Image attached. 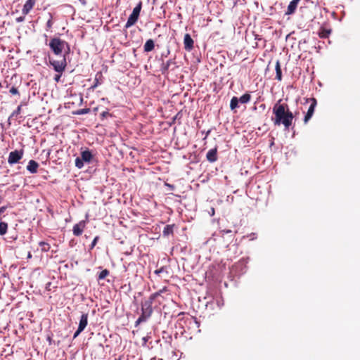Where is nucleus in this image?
Listing matches in <instances>:
<instances>
[{
	"label": "nucleus",
	"mask_w": 360,
	"mask_h": 360,
	"mask_svg": "<svg viewBox=\"0 0 360 360\" xmlns=\"http://www.w3.org/2000/svg\"><path fill=\"white\" fill-rule=\"evenodd\" d=\"M274 117L271 120L275 126L283 125L285 129H289L295 117L292 112L290 110L286 103H283L282 99L278 100L272 109Z\"/></svg>",
	"instance_id": "obj_1"
},
{
	"label": "nucleus",
	"mask_w": 360,
	"mask_h": 360,
	"mask_svg": "<svg viewBox=\"0 0 360 360\" xmlns=\"http://www.w3.org/2000/svg\"><path fill=\"white\" fill-rule=\"evenodd\" d=\"M49 46L56 56H60L65 49V46H67L68 48V51L65 53V56L68 54L70 51V47L68 42L58 37H53L51 39Z\"/></svg>",
	"instance_id": "obj_2"
},
{
	"label": "nucleus",
	"mask_w": 360,
	"mask_h": 360,
	"mask_svg": "<svg viewBox=\"0 0 360 360\" xmlns=\"http://www.w3.org/2000/svg\"><path fill=\"white\" fill-rule=\"evenodd\" d=\"M162 292V290H160L159 292H156L155 293H153L150 295L149 298L147 300H145L141 303V312L149 314L150 316L152 315L153 313V308H152V304L155 299L160 295V293Z\"/></svg>",
	"instance_id": "obj_3"
},
{
	"label": "nucleus",
	"mask_w": 360,
	"mask_h": 360,
	"mask_svg": "<svg viewBox=\"0 0 360 360\" xmlns=\"http://www.w3.org/2000/svg\"><path fill=\"white\" fill-rule=\"evenodd\" d=\"M141 8H142V2L139 1L137 4V5L134 8L131 14L128 18V20L124 26L125 28H129L136 24V22H137V20L139 19Z\"/></svg>",
	"instance_id": "obj_4"
},
{
	"label": "nucleus",
	"mask_w": 360,
	"mask_h": 360,
	"mask_svg": "<svg viewBox=\"0 0 360 360\" xmlns=\"http://www.w3.org/2000/svg\"><path fill=\"white\" fill-rule=\"evenodd\" d=\"M49 63L53 66L56 72L62 74L67 66L65 54H64L59 60H53L49 58Z\"/></svg>",
	"instance_id": "obj_5"
},
{
	"label": "nucleus",
	"mask_w": 360,
	"mask_h": 360,
	"mask_svg": "<svg viewBox=\"0 0 360 360\" xmlns=\"http://www.w3.org/2000/svg\"><path fill=\"white\" fill-rule=\"evenodd\" d=\"M307 101L310 102V105L307 110V112L304 117V122L307 124L309 120L311 118V117L314 115L315 108L317 105L316 99L314 98H311L307 100Z\"/></svg>",
	"instance_id": "obj_6"
},
{
	"label": "nucleus",
	"mask_w": 360,
	"mask_h": 360,
	"mask_svg": "<svg viewBox=\"0 0 360 360\" xmlns=\"http://www.w3.org/2000/svg\"><path fill=\"white\" fill-rule=\"evenodd\" d=\"M24 152L23 150H15L14 151H11L9 153L8 158V162L10 165H13L17 162H18L23 156Z\"/></svg>",
	"instance_id": "obj_7"
},
{
	"label": "nucleus",
	"mask_w": 360,
	"mask_h": 360,
	"mask_svg": "<svg viewBox=\"0 0 360 360\" xmlns=\"http://www.w3.org/2000/svg\"><path fill=\"white\" fill-rule=\"evenodd\" d=\"M89 314H83L81 316L77 330L75 331L73 338H76L86 327L88 324Z\"/></svg>",
	"instance_id": "obj_8"
},
{
	"label": "nucleus",
	"mask_w": 360,
	"mask_h": 360,
	"mask_svg": "<svg viewBox=\"0 0 360 360\" xmlns=\"http://www.w3.org/2000/svg\"><path fill=\"white\" fill-rule=\"evenodd\" d=\"M86 227V221L84 220L80 221L79 223L74 225L72 232L74 236H80Z\"/></svg>",
	"instance_id": "obj_9"
},
{
	"label": "nucleus",
	"mask_w": 360,
	"mask_h": 360,
	"mask_svg": "<svg viewBox=\"0 0 360 360\" xmlns=\"http://www.w3.org/2000/svg\"><path fill=\"white\" fill-rule=\"evenodd\" d=\"M37 0H27L22 9V13L24 15H27L30 11L33 8L36 4Z\"/></svg>",
	"instance_id": "obj_10"
},
{
	"label": "nucleus",
	"mask_w": 360,
	"mask_h": 360,
	"mask_svg": "<svg viewBox=\"0 0 360 360\" xmlns=\"http://www.w3.org/2000/svg\"><path fill=\"white\" fill-rule=\"evenodd\" d=\"M194 41L189 34H186L184 39V49L191 51L193 48Z\"/></svg>",
	"instance_id": "obj_11"
},
{
	"label": "nucleus",
	"mask_w": 360,
	"mask_h": 360,
	"mask_svg": "<svg viewBox=\"0 0 360 360\" xmlns=\"http://www.w3.org/2000/svg\"><path fill=\"white\" fill-rule=\"evenodd\" d=\"M301 0H292L290 2L288 6V8H287V11L285 12V15H292L293 14L296 9H297V5L299 4V2Z\"/></svg>",
	"instance_id": "obj_12"
},
{
	"label": "nucleus",
	"mask_w": 360,
	"mask_h": 360,
	"mask_svg": "<svg viewBox=\"0 0 360 360\" xmlns=\"http://www.w3.org/2000/svg\"><path fill=\"white\" fill-rule=\"evenodd\" d=\"M207 160L210 162H214L217 160V148L210 149L206 155Z\"/></svg>",
	"instance_id": "obj_13"
},
{
	"label": "nucleus",
	"mask_w": 360,
	"mask_h": 360,
	"mask_svg": "<svg viewBox=\"0 0 360 360\" xmlns=\"http://www.w3.org/2000/svg\"><path fill=\"white\" fill-rule=\"evenodd\" d=\"M175 62L173 60H168L166 63H162L160 68V71L162 75H167L169 67L174 65Z\"/></svg>",
	"instance_id": "obj_14"
},
{
	"label": "nucleus",
	"mask_w": 360,
	"mask_h": 360,
	"mask_svg": "<svg viewBox=\"0 0 360 360\" xmlns=\"http://www.w3.org/2000/svg\"><path fill=\"white\" fill-rule=\"evenodd\" d=\"M103 82V74L101 72H98L95 75L94 83L90 87V89L94 90L98 86Z\"/></svg>",
	"instance_id": "obj_15"
},
{
	"label": "nucleus",
	"mask_w": 360,
	"mask_h": 360,
	"mask_svg": "<svg viewBox=\"0 0 360 360\" xmlns=\"http://www.w3.org/2000/svg\"><path fill=\"white\" fill-rule=\"evenodd\" d=\"M38 167L39 164L35 160H31L28 162L27 169L32 174H36L37 172Z\"/></svg>",
	"instance_id": "obj_16"
},
{
	"label": "nucleus",
	"mask_w": 360,
	"mask_h": 360,
	"mask_svg": "<svg viewBox=\"0 0 360 360\" xmlns=\"http://www.w3.org/2000/svg\"><path fill=\"white\" fill-rule=\"evenodd\" d=\"M80 158L84 161V162L89 163L93 158V155L89 150H86L81 153Z\"/></svg>",
	"instance_id": "obj_17"
},
{
	"label": "nucleus",
	"mask_w": 360,
	"mask_h": 360,
	"mask_svg": "<svg viewBox=\"0 0 360 360\" xmlns=\"http://www.w3.org/2000/svg\"><path fill=\"white\" fill-rule=\"evenodd\" d=\"M155 48V44L153 39H148L143 46V49L145 52H150L153 51Z\"/></svg>",
	"instance_id": "obj_18"
},
{
	"label": "nucleus",
	"mask_w": 360,
	"mask_h": 360,
	"mask_svg": "<svg viewBox=\"0 0 360 360\" xmlns=\"http://www.w3.org/2000/svg\"><path fill=\"white\" fill-rule=\"evenodd\" d=\"M174 224H168L165 226L162 234L164 236H168L169 235H173L174 233Z\"/></svg>",
	"instance_id": "obj_19"
},
{
	"label": "nucleus",
	"mask_w": 360,
	"mask_h": 360,
	"mask_svg": "<svg viewBox=\"0 0 360 360\" xmlns=\"http://www.w3.org/2000/svg\"><path fill=\"white\" fill-rule=\"evenodd\" d=\"M275 69H276V79L278 81H281L282 80V72H281V64H280L279 60L276 61V65H275Z\"/></svg>",
	"instance_id": "obj_20"
},
{
	"label": "nucleus",
	"mask_w": 360,
	"mask_h": 360,
	"mask_svg": "<svg viewBox=\"0 0 360 360\" xmlns=\"http://www.w3.org/2000/svg\"><path fill=\"white\" fill-rule=\"evenodd\" d=\"M150 316L149 314L141 312V316L135 322V326H138L141 323L145 322L149 319Z\"/></svg>",
	"instance_id": "obj_21"
},
{
	"label": "nucleus",
	"mask_w": 360,
	"mask_h": 360,
	"mask_svg": "<svg viewBox=\"0 0 360 360\" xmlns=\"http://www.w3.org/2000/svg\"><path fill=\"white\" fill-rule=\"evenodd\" d=\"M49 18L48 19L46 24V31H51L53 25V15L51 13H49Z\"/></svg>",
	"instance_id": "obj_22"
},
{
	"label": "nucleus",
	"mask_w": 360,
	"mask_h": 360,
	"mask_svg": "<svg viewBox=\"0 0 360 360\" xmlns=\"http://www.w3.org/2000/svg\"><path fill=\"white\" fill-rule=\"evenodd\" d=\"M238 102H240L239 99L236 96H233L230 102L231 110H233L237 108L238 107Z\"/></svg>",
	"instance_id": "obj_23"
},
{
	"label": "nucleus",
	"mask_w": 360,
	"mask_h": 360,
	"mask_svg": "<svg viewBox=\"0 0 360 360\" xmlns=\"http://www.w3.org/2000/svg\"><path fill=\"white\" fill-rule=\"evenodd\" d=\"M8 230V224L4 221L0 222V235L4 236Z\"/></svg>",
	"instance_id": "obj_24"
},
{
	"label": "nucleus",
	"mask_w": 360,
	"mask_h": 360,
	"mask_svg": "<svg viewBox=\"0 0 360 360\" xmlns=\"http://www.w3.org/2000/svg\"><path fill=\"white\" fill-rule=\"evenodd\" d=\"M250 99H251L250 94L247 93L240 96V98H239V101L241 103H248L250 102Z\"/></svg>",
	"instance_id": "obj_25"
},
{
	"label": "nucleus",
	"mask_w": 360,
	"mask_h": 360,
	"mask_svg": "<svg viewBox=\"0 0 360 360\" xmlns=\"http://www.w3.org/2000/svg\"><path fill=\"white\" fill-rule=\"evenodd\" d=\"M39 246L41 247V250L42 252H48L50 248H51V246L50 245L46 243V242H44V241H41L39 243Z\"/></svg>",
	"instance_id": "obj_26"
},
{
	"label": "nucleus",
	"mask_w": 360,
	"mask_h": 360,
	"mask_svg": "<svg viewBox=\"0 0 360 360\" xmlns=\"http://www.w3.org/2000/svg\"><path fill=\"white\" fill-rule=\"evenodd\" d=\"M330 33V30L322 29L319 32V36L322 39H325V38L328 37Z\"/></svg>",
	"instance_id": "obj_27"
},
{
	"label": "nucleus",
	"mask_w": 360,
	"mask_h": 360,
	"mask_svg": "<svg viewBox=\"0 0 360 360\" xmlns=\"http://www.w3.org/2000/svg\"><path fill=\"white\" fill-rule=\"evenodd\" d=\"M110 274V271L108 270V269H103V271H101L98 276V280H103L105 279Z\"/></svg>",
	"instance_id": "obj_28"
},
{
	"label": "nucleus",
	"mask_w": 360,
	"mask_h": 360,
	"mask_svg": "<svg viewBox=\"0 0 360 360\" xmlns=\"http://www.w3.org/2000/svg\"><path fill=\"white\" fill-rule=\"evenodd\" d=\"M84 161L80 158V157H77L76 159H75V166L78 168V169H81L84 166Z\"/></svg>",
	"instance_id": "obj_29"
},
{
	"label": "nucleus",
	"mask_w": 360,
	"mask_h": 360,
	"mask_svg": "<svg viewBox=\"0 0 360 360\" xmlns=\"http://www.w3.org/2000/svg\"><path fill=\"white\" fill-rule=\"evenodd\" d=\"M89 112H90V108H83V109L78 110L76 112V114L77 115H84V114L89 113Z\"/></svg>",
	"instance_id": "obj_30"
},
{
	"label": "nucleus",
	"mask_w": 360,
	"mask_h": 360,
	"mask_svg": "<svg viewBox=\"0 0 360 360\" xmlns=\"http://www.w3.org/2000/svg\"><path fill=\"white\" fill-rule=\"evenodd\" d=\"M9 91L13 95H18V96H20V92H19L18 89L16 87H15V86H12Z\"/></svg>",
	"instance_id": "obj_31"
},
{
	"label": "nucleus",
	"mask_w": 360,
	"mask_h": 360,
	"mask_svg": "<svg viewBox=\"0 0 360 360\" xmlns=\"http://www.w3.org/2000/svg\"><path fill=\"white\" fill-rule=\"evenodd\" d=\"M98 240H99V236H98L94 238V240L90 245V250H92L96 246Z\"/></svg>",
	"instance_id": "obj_32"
},
{
	"label": "nucleus",
	"mask_w": 360,
	"mask_h": 360,
	"mask_svg": "<svg viewBox=\"0 0 360 360\" xmlns=\"http://www.w3.org/2000/svg\"><path fill=\"white\" fill-rule=\"evenodd\" d=\"M21 107L22 105H19L18 106V108H16V110H15L13 112H12V115L11 116H16L18 115H19L21 112Z\"/></svg>",
	"instance_id": "obj_33"
},
{
	"label": "nucleus",
	"mask_w": 360,
	"mask_h": 360,
	"mask_svg": "<svg viewBox=\"0 0 360 360\" xmlns=\"http://www.w3.org/2000/svg\"><path fill=\"white\" fill-rule=\"evenodd\" d=\"M163 272H167L166 271V269L165 267L164 266H162L161 268H160L159 269H157L155 271V274H157V275H160L161 273H163Z\"/></svg>",
	"instance_id": "obj_34"
},
{
	"label": "nucleus",
	"mask_w": 360,
	"mask_h": 360,
	"mask_svg": "<svg viewBox=\"0 0 360 360\" xmlns=\"http://www.w3.org/2000/svg\"><path fill=\"white\" fill-rule=\"evenodd\" d=\"M112 116L110 113H109L108 111H104L101 114V119L103 120L104 118H106L107 117Z\"/></svg>",
	"instance_id": "obj_35"
},
{
	"label": "nucleus",
	"mask_w": 360,
	"mask_h": 360,
	"mask_svg": "<svg viewBox=\"0 0 360 360\" xmlns=\"http://www.w3.org/2000/svg\"><path fill=\"white\" fill-rule=\"evenodd\" d=\"M61 75L62 74L60 73L56 75L54 77L55 82H58L60 79Z\"/></svg>",
	"instance_id": "obj_36"
},
{
	"label": "nucleus",
	"mask_w": 360,
	"mask_h": 360,
	"mask_svg": "<svg viewBox=\"0 0 360 360\" xmlns=\"http://www.w3.org/2000/svg\"><path fill=\"white\" fill-rule=\"evenodd\" d=\"M15 20H16L17 22H23L25 20V15H23V16H20V17L17 18L15 19Z\"/></svg>",
	"instance_id": "obj_37"
},
{
	"label": "nucleus",
	"mask_w": 360,
	"mask_h": 360,
	"mask_svg": "<svg viewBox=\"0 0 360 360\" xmlns=\"http://www.w3.org/2000/svg\"><path fill=\"white\" fill-rule=\"evenodd\" d=\"M150 338L149 336H146V337H143L142 338V340H143V345H145L146 344V342L148 341V339Z\"/></svg>",
	"instance_id": "obj_38"
},
{
	"label": "nucleus",
	"mask_w": 360,
	"mask_h": 360,
	"mask_svg": "<svg viewBox=\"0 0 360 360\" xmlns=\"http://www.w3.org/2000/svg\"><path fill=\"white\" fill-rule=\"evenodd\" d=\"M6 210V207H1L0 208V214H2Z\"/></svg>",
	"instance_id": "obj_39"
},
{
	"label": "nucleus",
	"mask_w": 360,
	"mask_h": 360,
	"mask_svg": "<svg viewBox=\"0 0 360 360\" xmlns=\"http://www.w3.org/2000/svg\"><path fill=\"white\" fill-rule=\"evenodd\" d=\"M222 231L224 232V233H226L231 232V230H226V231L223 230Z\"/></svg>",
	"instance_id": "obj_40"
},
{
	"label": "nucleus",
	"mask_w": 360,
	"mask_h": 360,
	"mask_svg": "<svg viewBox=\"0 0 360 360\" xmlns=\"http://www.w3.org/2000/svg\"><path fill=\"white\" fill-rule=\"evenodd\" d=\"M122 356H120L118 359H116L115 360H121Z\"/></svg>",
	"instance_id": "obj_41"
},
{
	"label": "nucleus",
	"mask_w": 360,
	"mask_h": 360,
	"mask_svg": "<svg viewBox=\"0 0 360 360\" xmlns=\"http://www.w3.org/2000/svg\"><path fill=\"white\" fill-rule=\"evenodd\" d=\"M0 87H1V83L0 82Z\"/></svg>",
	"instance_id": "obj_42"
}]
</instances>
